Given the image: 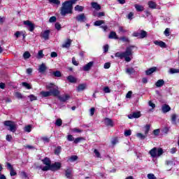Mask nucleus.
<instances>
[{"instance_id": "obj_38", "label": "nucleus", "mask_w": 179, "mask_h": 179, "mask_svg": "<svg viewBox=\"0 0 179 179\" xmlns=\"http://www.w3.org/2000/svg\"><path fill=\"white\" fill-rule=\"evenodd\" d=\"M121 41H123V43H129V38L126 36H122L119 38Z\"/></svg>"}, {"instance_id": "obj_17", "label": "nucleus", "mask_w": 179, "mask_h": 179, "mask_svg": "<svg viewBox=\"0 0 179 179\" xmlns=\"http://www.w3.org/2000/svg\"><path fill=\"white\" fill-rule=\"evenodd\" d=\"M38 71L40 73H44L47 71V66L45 64H42L39 66Z\"/></svg>"}, {"instance_id": "obj_12", "label": "nucleus", "mask_w": 179, "mask_h": 179, "mask_svg": "<svg viewBox=\"0 0 179 179\" xmlns=\"http://www.w3.org/2000/svg\"><path fill=\"white\" fill-rule=\"evenodd\" d=\"M76 20L78 22H80L81 23H83V22L86 21V16L84 13L80 14L76 17Z\"/></svg>"}, {"instance_id": "obj_27", "label": "nucleus", "mask_w": 179, "mask_h": 179, "mask_svg": "<svg viewBox=\"0 0 179 179\" xmlns=\"http://www.w3.org/2000/svg\"><path fill=\"white\" fill-rule=\"evenodd\" d=\"M148 6L151 9H156L157 4L153 1H148Z\"/></svg>"}, {"instance_id": "obj_64", "label": "nucleus", "mask_w": 179, "mask_h": 179, "mask_svg": "<svg viewBox=\"0 0 179 179\" xmlns=\"http://www.w3.org/2000/svg\"><path fill=\"white\" fill-rule=\"evenodd\" d=\"M103 92L105 93H110V92H111V90H110V88L108 87H105L103 88Z\"/></svg>"}, {"instance_id": "obj_18", "label": "nucleus", "mask_w": 179, "mask_h": 179, "mask_svg": "<svg viewBox=\"0 0 179 179\" xmlns=\"http://www.w3.org/2000/svg\"><path fill=\"white\" fill-rule=\"evenodd\" d=\"M162 113H164V114H166V113H169V111H170V110H171V108H170V106L167 104H164L162 106Z\"/></svg>"}, {"instance_id": "obj_37", "label": "nucleus", "mask_w": 179, "mask_h": 179, "mask_svg": "<svg viewBox=\"0 0 179 179\" xmlns=\"http://www.w3.org/2000/svg\"><path fill=\"white\" fill-rule=\"evenodd\" d=\"M94 153L95 157H98L99 159L101 158V155L100 154V152H99V150L97 149H95L94 150Z\"/></svg>"}, {"instance_id": "obj_52", "label": "nucleus", "mask_w": 179, "mask_h": 179, "mask_svg": "<svg viewBox=\"0 0 179 179\" xmlns=\"http://www.w3.org/2000/svg\"><path fill=\"white\" fill-rule=\"evenodd\" d=\"M131 134H132V131L130 129L126 130L124 131V136H131Z\"/></svg>"}, {"instance_id": "obj_55", "label": "nucleus", "mask_w": 179, "mask_h": 179, "mask_svg": "<svg viewBox=\"0 0 179 179\" xmlns=\"http://www.w3.org/2000/svg\"><path fill=\"white\" fill-rule=\"evenodd\" d=\"M67 140L69 141V142H72L75 140V138H73V136L72 135H68L67 136Z\"/></svg>"}, {"instance_id": "obj_47", "label": "nucleus", "mask_w": 179, "mask_h": 179, "mask_svg": "<svg viewBox=\"0 0 179 179\" xmlns=\"http://www.w3.org/2000/svg\"><path fill=\"white\" fill-rule=\"evenodd\" d=\"M147 178H148V179H157L156 176H155V174H153V173H148V174L147 175Z\"/></svg>"}, {"instance_id": "obj_10", "label": "nucleus", "mask_w": 179, "mask_h": 179, "mask_svg": "<svg viewBox=\"0 0 179 179\" xmlns=\"http://www.w3.org/2000/svg\"><path fill=\"white\" fill-rule=\"evenodd\" d=\"M50 30L43 31L41 33V37L43 38V40H48L50 38Z\"/></svg>"}, {"instance_id": "obj_53", "label": "nucleus", "mask_w": 179, "mask_h": 179, "mask_svg": "<svg viewBox=\"0 0 179 179\" xmlns=\"http://www.w3.org/2000/svg\"><path fill=\"white\" fill-rule=\"evenodd\" d=\"M28 97L30 99L31 101H34V100H37V96L33 94L29 95Z\"/></svg>"}, {"instance_id": "obj_28", "label": "nucleus", "mask_w": 179, "mask_h": 179, "mask_svg": "<svg viewBox=\"0 0 179 179\" xmlns=\"http://www.w3.org/2000/svg\"><path fill=\"white\" fill-rule=\"evenodd\" d=\"M48 2L51 5H61V1L59 0H48Z\"/></svg>"}, {"instance_id": "obj_31", "label": "nucleus", "mask_w": 179, "mask_h": 179, "mask_svg": "<svg viewBox=\"0 0 179 179\" xmlns=\"http://www.w3.org/2000/svg\"><path fill=\"white\" fill-rule=\"evenodd\" d=\"M169 73H171V75H173L174 73H179V69L171 68L169 69Z\"/></svg>"}, {"instance_id": "obj_8", "label": "nucleus", "mask_w": 179, "mask_h": 179, "mask_svg": "<svg viewBox=\"0 0 179 179\" xmlns=\"http://www.w3.org/2000/svg\"><path fill=\"white\" fill-rule=\"evenodd\" d=\"M25 26H27V29L29 31H34V24L29 20H25L23 22Z\"/></svg>"}, {"instance_id": "obj_21", "label": "nucleus", "mask_w": 179, "mask_h": 179, "mask_svg": "<svg viewBox=\"0 0 179 179\" xmlns=\"http://www.w3.org/2000/svg\"><path fill=\"white\" fill-rule=\"evenodd\" d=\"M91 6L96 10H100V9H101V6H100V5L96 2H92Z\"/></svg>"}, {"instance_id": "obj_34", "label": "nucleus", "mask_w": 179, "mask_h": 179, "mask_svg": "<svg viewBox=\"0 0 179 179\" xmlns=\"http://www.w3.org/2000/svg\"><path fill=\"white\" fill-rule=\"evenodd\" d=\"M74 9L77 12H83V9H85V8L82 6L77 5V6H76Z\"/></svg>"}, {"instance_id": "obj_5", "label": "nucleus", "mask_w": 179, "mask_h": 179, "mask_svg": "<svg viewBox=\"0 0 179 179\" xmlns=\"http://www.w3.org/2000/svg\"><path fill=\"white\" fill-rule=\"evenodd\" d=\"M5 127H9V131L10 132H16V129H17V124L15 122H12L10 120H6L3 122Z\"/></svg>"}, {"instance_id": "obj_16", "label": "nucleus", "mask_w": 179, "mask_h": 179, "mask_svg": "<svg viewBox=\"0 0 179 179\" xmlns=\"http://www.w3.org/2000/svg\"><path fill=\"white\" fill-rule=\"evenodd\" d=\"M154 44H155V45H159L161 48H166L167 47L166 43L163 41H154Z\"/></svg>"}, {"instance_id": "obj_11", "label": "nucleus", "mask_w": 179, "mask_h": 179, "mask_svg": "<svg viewBox=\"0 0 179 179\" xmlns=\"http://www.w3.org/2000/svg\"><path fill=\"white\" fill-rule=\"evenodd\" d=\"M141 112L139 111L134 112L133 113L128 115V118H129V120H134V118L141 117Z\"/></svg>"}, {"instance_id": "obj_26", "label": "nucleus", "mask_w": 179, "mask_h": 179, "mask_svg": "<svg viewBox=\"0 0 179 179\" xmlns=\"http://www.w3.org/2000/svg\"><path fill=\"white\" fill-rule=\"evenodd\" d=\"M137 138H138V139H141V141H143V139H146V138L148 137V136L145 134H142V133H138L136 134Z\"/></svg>"}, {"instance_id": "obj_4", "label": "nucleus", "mask_w": 179, "mask_h": 179, "mask_svg": "<svg viewBox=\"0 0 179 179\" xmlns=\"http://www.w3.org/2000/svg\"><path fill=\"white\" fill-rule=\"evenodd\" d=\"M149 155L152 157V159L160 157V156L163 155V149L155 147L149 151Z\"/></svg>"}, {"instance_id": "obj_15", "label": "nucleus", "mask_w": 179, "mask_h": 179, "mask_svg": "<svg viewBox=\"0 0 179 179\" xmlns=\"http://www.w3.org/2000/svg\"><path fill=\"white\" fill-rule=\"evenodd\" d=\"M69 99H71V96H69V94L59 96V99L60 101L65 102L67 101V100H69Z\"/></svg>"}, {"instance_id": "obj_3", "label": "nucleus", "mask_w": 179, "mask_h": 179, "mask_svg": "<svg viewBox=\"0 0 179 179\" xmlns=\"http://www.w3.org/2000/svg\"><path fill=\"white\" fill-rule=\"evenodd\" d=\"M78 0H69L66 1L62 3V7L61 9V15L62 16H66L69 13H72L73 5L76 3Z\"/></svg>"}, {"instance_id": "obj_19", "label": "nucleus", "mask_w": 179, "mask_h": 179, "mask_svg": "<svg viewBox=\"0 0 179 179\" xmlns=\"http://www.w3.org/2000/svg\"><path fill=\"white\" fill-rule=\"evenodd\" d=\"M87 87V85L86 84H80L78 87H77V92H83V90H85L86 89V87Z\"/></svg>"}, {"instance_id": "obj_48", "label": "nucleus", "mask_w": 179, "mask_h": 179, "mask_svg": "<svg viewBox=\"0 0 179 179\" xmlns=\"http://www.w3.org/2000/svg\"><path fill=\"white\" fill-rule=\"evenodd\" d=\"M80 141H83V138L82 137L76 138V139H74L73 143L76 144H78L79 143V142H80Z\"/></svg>"}, {"instance_id": "obj_59", "label": "nucleus", "mask_w": 179, "mask_h": 179, "mask_svg": "<svg viewBox=\"0 0 179 179\" xmlns=\"http://www.w3.org/2000/svg\"><path fill=\"white\" fill-rule=\"evenodd\" d=\"M132 17H134V13L131 12L128 14L127 18L129 20H132Z\"/></svg>"}, {"instance_id": "obj_50", "label": "nucleus", "mask_w": 179, "mask_h": 179, "mask_svg": "<svg viewBox=\"0 0 179 179\" xmlns=\"http://www.w3.org/2000/svg\"><path fill=\"white\" fill-rule=\"evenodd\" d=\"M57 22V17H55V16H52V17H51L49 19V22H50V23H54V22Z\"/></svg>"}, {"instance_id": "obj_1", "label": "nucleus", "mask_w": 179, "mask_h": 179, "mask_svg": "<svg viewBox=\"0 0 179 179\" xmlns=\"http://www.w3.org/2000/svg\"><path fill=\"white\" fill-rule=\"evenodd\" d=\"M135 46H128L126 48L124 52H117L115 54V57L116 58H119L120 59H124L126 62H131L132 61V55L134 54V48Z\"/></svg>"}, {"instance_id": "obj_63", "label": "nucleus", "mask_w": 179, "mask_h": 179, "mask_svg": "<svg viewBox=\"0 0 179 179\" xmlns=\"http://www.w3.org/2000/svg\"><path fill=\"white\" fill-rule=\"evenodd\" d=\"M103 52H108V45H103Z\"/></svg>"}, {"instance_id": "obj_54", "label": "nucleus", "mask_w": 179, "mask_h": 179, "mask_svg": "<svg viewBox=\"0 0 179 179\" xmlns=\"http://www.w3.org/2000/svg\"><path fill=\"white\" fill-rule=\"evenodd\" d=\"M20 176L22 177V178H27V173H26V172L24 171H21Z\"/></svg>"}, {"instance_id": "obj_13", "label": "nucleus", "mask_w": 179, "mask_h": 179, "mask_svg": "<svg viewBox=\"0 0 179 179\" xmlns=\"http://www.w3.org/2000/svg\"><path fill=\"white\" fill-rule=\"evenodd\" d=\"M104 124L106 127H114V122L110 118H105Z\"/></svg>"}, {"instance_id": "obj_6", "label": "nucleus", "mask_w": 179, "mask_h": 179, "mask_svg": "<svg viewBox=\"0 0 179 179\" xmlns=\"http://www.w3.org/2000/svg\"><path fill=\"white\" fill-rule=\"evenodd\" d=\"M42 162L43 164H45V166H43L42 168L43 171H48L51 166V160H50V158L45 157L44 159L42 160Z\"/></svg>"}, {"instance_id": "obj_61", "label": "nucleus", "mask_w": 179, "mask_h": 179, "mask_svg": "<svg viewBox=\"0 0 179 179\" xmlns=\"http://www.w3.org/2000/svg\"><path fill=\"white\" fill-rule=\"evenodd\" d=\"M10 174L11 176V177H13V176H16V171H15V169H11L10 170Z\"/></svg>"}, {"instance_id": "obj_44", "label": "nucleus", "mask_w": 179, "mask_h": 179, "mask_svg": "<svg viewBox=\"0 0 179 179\" xmlns=\"http://www.w3.org/2000/svg\"><path fill=\"white\" fill-rule=\"evenodd\" d=\"M104 23L103 20H97L94 22V26H101Z\"/></svg>"}, {"instance_id": "obj_43", "label": "nucleus", "mask_w": 179, "mask_h": 179, "mask_svg": "<svg viewBox=\"0 0 179 179\" xmlns=\"http://www.w3.org/2000/svg\"><path fill=\"white\" fill-rule=\"evenodd\" d=\"M22 34H23V31H16L14 34L15 37H16V38H19V37H20L22 36Z\"/></svg>"}, {"instance_id": "obj_58", "label": "nucleus", "mask_w": 179, "mask_h": 179, "mask_svg": "<svg viewBox=\"0 0 179 179\" xmlns=\"http://www.w3.org/2000/svg\"><path fill=\"white\" fill-rule=\"evenodd\" d=\"M111 143H112V145H113V146L117 145V143H118V138H113Z\"/></svg>"}, {"instance_id": "obj_49", "label": "nucleus", "mask_w": 179, "mask_h": 179, "mask_svg": "<svg viewBox=\"0 0 179 179\" xmlns=\"http://www.w3.org/2000/svg\"><path fill=\"white\" fill-rule=\"evenodd\" d=\"M166 166H174V162L173 160H168L166 162Z\"/></svg>"}, {"instance_id": "obj_14", "label": "nucleus", "mask_w": 179, "mask_h": 179, "mask_svg": "<svg viewBox=\"0 0 179 179\" xmlns=\"http://www.w3.org/2000/svg\"><path fill=\"white\" fill-rule=\"evenodd\" d=\"M71 44H72L71 39H66V41L62 45V48H69L71 47Z\"/></svg>"}, {"instance_id": "obj_22", "label": "nucleus", "mask_w": 179, "mask_h": 179, "mask_svg": "<svg viewBox=\"0 0 179 179\" xmlns=\"http://www.w3.org/2000/svg\"><path fill=\"white\" fill-rule=\"evenodd\" d=\"M164 85V80L163 79H160L158 80L156 83H155V86L157 87H162V86Z\"/></svg>"}, {"instance_id": "obj_36", "label": "nucleus", "mask_w": 179, "mask_h": 179, "mask_svg": "<svg viewBox=\"0 0 179 179\" xmlns=\"http://www.w3.org/2000/svg\"><path fill=\"white\" fill-rule=\"evenodd\" d=\"M76 160H78V156H76V155H72L69 159V162H71V163H73V162H76Z\"/></svg>"}, {"instance_id": "obj_32", "label": "nucleus", "mask_w": 179, "mask_h": 179, "mask_svg": "<svg viewBox=\"0 0 179 179\" xmlns=\"http://www.w3.org/2000/svg\"><path fill=\"white\" fill-rule=\"evenodd\" d=\"M150 131V124H146L144 127V132L148 136V134H149V131Z\"/></svg>"}, {"instance_id": "obj_41", "label": "nucleus", "mask_w": 179, "mask_h": 179, "mask_svg": "<svg viewBox=\"0 0 179 179\" xmlns=\"http://www.w3.org/2000/svg\"><path fill=\"white\" fill-rule=\"evenodd\" d=\"M53 75L56 78H61V76H62L61 71H54Z\"/></svg>"}, {"instance_id": "obj_7", "label": "nucleus", "mask_w": 179, "mask_h": 179, "mask_svg": "<svg viewBox=\"0 0 179 179\" xmlns=\"http://www.w3.org/2000/svg\"><path fill=\"white\" fill-rule=\"evenodd\" d=\"M61 167L62 164L60 162H55L54 164H50L49 170H51V171H58V170H59Z\"/></svg>"}, {"instance_id": "obj_51", "label": "nucleus", "mask_w": 179, "mask_h": 179, "mask_svg": "<svg viewBox=\"0 0 179 179\" xmlns=\"http://www.w3.org/2000/svg\"><path fill=\"white\" fill-rule=\"evenodd\" d=\"M164 34L166 36L169 37V36H170V29L169 28H166L164 32Z\"/></svg>"}, {"instance_id": "obj_45", "label": "nucleus", "mask_w": 179, "mask_h": 179, "mask_svg": "<svg viewBox=\"0 0 179 179\" xmlns=\"http://www.w3.org/2000/svg\"><path fill=\"white\" fill-rule=\"evenodd\" d=\"M55 125H57V127H61V125H62V120L57 119L55 122Z\"/></svg>"}, {"instance_id": "obj_20", "label": "nucleus", "mask_w": 179, "mask_h": 179, "mask_svg": "<svg viewBox=\"0 0 179 179\" xmlns=\"http://www.w3.org/2000/svg\"><path fill=\"white\" fill-rule=\"evenodd\" d=\"M157 69V67L150 68L147 71H145V75L147 76L152 75V73H153L154 72H156Z\"/></svg>"}, {"instance_id": "obj_46", "label": "nucleus", "mask_w": 179, "mask_h": 179, "mask_svg": "<svg viewBox=\"0 0 179 179\" xmlns=\"http://www.w3.org/2000/svg\"><path fill=\"white\" fill-rule=\"evenodd\" d=\"M61 146H58L56 148V149L55 150V155H59L61 153Z\"/></svg>"}, {"instance_id": "obj_33", "label": "nucleus", "mask_w": 179, "mask_h": 179, "mask_svg": "<svg viewBox=\"0 0 179 179\" xmlns=\"http://www.w3.org/2000/svg\"><path fill=\"white\" fill-rule=\"evenodd\" d=\"M148 36V32L146 31L141 30L140 31V38H145Z\"/></svg>"}, {"instance_id": "obj_39", "label": "nucleus", "mask_w": 179, "mask_h": 179, "mask_svg": "<svg viewBox=\"0 0 179 179\" xmlns=\"http://www.w3.org/2000/svg\"><path fill=\"white\" fill-rule=\"evenodd\" d=\"M43 57L44 54L43 53V50H39L37 55L38 59H41V58H43Z\"/></svg>"}, {"instance_id": "obj_35", "label": "nucleus", "mask_w": 179, "mask_h": 179, "mask_svg": "<svg viewBox=\"0 0 179 179\" xmlns=\"http://www.w3.org/2000/svg\"><path fill=\"white\" fill-rule=\"evenodd\" d=\"M71 176H72V169H68L66 171V177L67 178H71Z\"/></svg>"}, {"instance_id": "obj_42", "label": "nucleus", "mask_w": 179, "mask_h": 179, "mask_svg": "<svg viewBox=\"0 0 179 179\" xmlns=\"http://www.w3.org/2000/svg\"><path fill=\"white\" fill-rule=\"evenodd\" d=\"M25 132H31V125H27L24 128Z\"/></svg>"}, {"instance_id": "obj_56", "label": "nucleus", "mask_w": 179, "mask_h": 179, "mask_svg": "<svg viewBox=\"0 0 179 179\" xmlns=\"http://www.w3.org/2000/svg\"><path fill=\"white\" fill-rule=\"evenodd\" d=\"M55 27L57 30H61V24L59 22H56L55 24Z\"/></svg>"}, {"instance_id": "obj_40", "label": "nucleus", "mask_w": 179, "mask_h": 179, "mask_svg": "<svg viewBox=\"0 0 179 179\" xmlns=\"http://www.w3.org/2000/svg\"><path fill=\"white\" fill-rule=\"evenodd\" d=\"M23 57H24V59H29V58H30V57H31L30 52H25L23 54Z\"/></svg>"}, {"instance_id": "obj_60", "label": "nucleus", "mask_w": 179, "mask_h": 179, "mask_svg": "<svg viewBox=\"0 0 179 179\" xmlns=\"http://www.w3.org/2000/svg\"><path fill=\"white\" fill-rule=\"evenodd\" d=\"M15 97H17V99H23V95H22L20 92H16Z\"/></svg>"}, {"instance_id": "obj_57", "label": "nucleus", "mask_w": 179, "mask_h": 179, "mask_svg": "<svg viewBox=\"0 0 179 179\" xmlns=\"http://www.w3.org/2000/svg\"><path fill=\"white\" fill-rule=\"evenodd\" d=\"M22 86H24V87H26L27 89H31V87H30V84L27 83H22Z\"/></svg>"}, {"instance_id": "obj_2", "label": "nucleus", "mask_w": 179, "mask_h": 179, "mask_svg": "<svg viewBox=\"0 0 179 179\" xmlns=\"http://www.w3.org/2000/svg\"><path fill=\"white\" fill-rule=\"evenodd\" d=\"M46 89L50 91L41 92L40 94L41 97H50V96H59V91L58 90V87L52 83L46 85Z\"/></svg>"}, {"instance_id": "obj_25", "label": "nucleus", "mask_w": 179, "mask_h": 179, "mask_svg": "<svg viewBox=\"0 0 179 179\" xmlns=\"http://www.w3.org/2000/svg\"><path fill=\"white\" fill-rule=\"evenodd\" d=\"M109 38H114L115 40H118V36H117V33L114 31H111L108 36Z\"/></svg>"}, {"instance_id": "obj_23", "label": "nucleus", "mask_w": 179, "mask_h": 179, "mask_svg": "<svg viewBox=\"0 0 179 179\" xmlns=\"http://www.w3.org/2000/svg\"><path fill=\"white\" fill-rule=\"evenodd\" d=\"M171 123L173 125H177V115L176 113L172 114L171 116Z\"/></svg>"}, {"instance_id": "obj_9", "label": "nucleus", "mask_w": 179, "mask_h": 179, "mask_svg": "<svg viewBox=\"0 0 179 179\" xmlns=\"http://www.w3.org/2000/svg\"><path fill=\"white\" fill-rule=\"evenodd\" d=\"M93 65H94V62H90L83 67V71L85 72L90 71L93 67Z\"/></svg>"}, {"instance_id": "obj_30", "label": "nucleus", "mask_w": 179, "mask_h": 179, "mask_svg": "<svg viewBox=\"0 0 179 179\" xmlns=\"http://www.w3.org/2000/svg\"><path fill=\"white\" fill-rule=\"evenodd\" d=\"M67 79L71 83H76V78H75V77L73 76H69Z\"/></svg>"}, {"instance_id": "obj_62", "label": "nucleus", "mask_w": 179, "mask_h": 179, "mask_svg": "<svg viewBox=\"0 0 179 179\" xmlns=\"http://www.w3.org/2000/svg\"><path fill=\"white\" fill-rule=\"evenodd\" d=\"M110 66H111V64L110 63H105L103 65V68L105 69H108L110 68Z\"/></svg>"}, {"instance_id": "obj_29", "label": "nucleus", "mask_w": 179, "mask_h": 179, "mask_svg": "<svg viewBox=\"0 0 179 179\" xmlns=\"http://www.w3.org/2000/svg\"><path fill=\"white\" fill-rule=\"evenodd\" d=\"M126 73H128V75H134V73H135V69L134 68H127Z\"/></svg>"}, {"instance_id": "obj_24", "label": "nucleus", "mask_w": 179, "mask_h": 179, "mask_svg": "<svg viewBox=\"0 0 179 179\" xmlns=\"http://www.w3.org/2000/svg\"><path fill=\"white\" fill-rule=\"evenodd\" d=\"M134 7H135L136 10H137V12H143V10H145V7H143V6H141L139 4H135Z\"/></svg>"}]
</instances>
